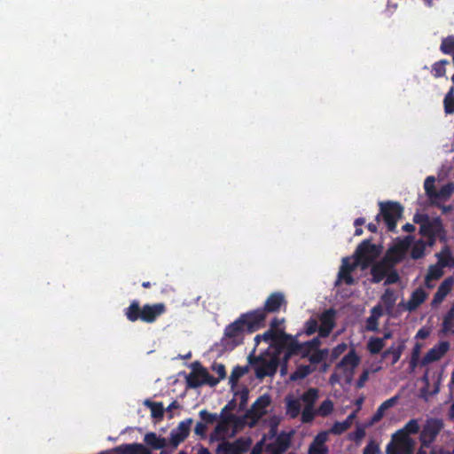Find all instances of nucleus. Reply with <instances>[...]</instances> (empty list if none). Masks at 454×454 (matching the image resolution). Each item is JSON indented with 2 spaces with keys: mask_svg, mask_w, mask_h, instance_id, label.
I'll list each match as a JSON object with an SVG mask.
<instances>
[{
  "mask_svg": "<svg viewBox=\"0 0 454 454\" xmlns=\"http://www.w3.org/2000/svg\"><path fill=\"white\" fill-rule=\"evenodd\" d=\"M380 212L375 217L378 223L383 220L387 229L390 232H395L398 220L402 217L403 207L399 202L385 201L379 202Z\"/></svg>",
  "mask_w": 454,
  "mask_h": 454,
  "instance_id": "nucleus-4",
  "label": "nucleus"
},
{
  "mask_svg": "<svg viewBox=\"0 0 454 454\" xmlns=\"http://www.w3.org/2000/svg\"><path fill=\"white\" fill-rule=\"evenodd\" d=\"M384 347V339L378 337H372L367 343V348L372 355L379 354Z\"/></svg>",
  "mask_w": 454,
  "mask_h": 454,
  "instance_id": "nucleus-37",
  "label": "nucleus"
},
{
  "mask_svg": "<svg viewBox=\"0 0 454 454\" xmlns=\"http://www.w3.org/2000/svg\"><path fill=\"white\" fill-rule=\"evenodd\" d=\"M414 237L412 235H408L404 237L403 239L399 240L396 245H398L401 249L407 253L408 249L411 247L413 242Z\"/></svg>",
  "mask_w": 454,
  "mask_h": 454,
  "instance_id": "nucleus-56",
  "label": "nucleus"
},
{
  "mask_svg": "<svg viewBox=\"0 0 454 454\" xmlns=\"http://www.w3.org/2000/svg\"><path fill=\"white\" fill-rule=\"evenodd\" d=\"M144 404L151 410V416L156 420H161L164 417V406L161 402H153L146 399Z\"/></svg>",
  "mask_w": 454,
  "mask_h": 454,
  "instance_id": "nucleus-30",
  "label": "nucleus"
},
{
  "mask_svg": "<svg viewBox=\"0 0 454 454\" xmlns=\"http://www.w3.org/2000/svg\"><path fill=\"white\" fill-rule=\"evenodd\" d=\"M426 298L427 293L422 288H417L411 293V295L406 304V309L409 311L415 310L425 301Z\"/></svg>",
  "mask_w": 454,
  "mask_h": 454,
  "instance_id": "nucleus-25",
  "label": "nucleus"
},
{
  "mask_svg": "<svg viewBox=\"0 0 454 454\" xmlns=\"http://www.w3.org/2000/svg\"><path fill=\"white\" fill-rule=\"evenodd\" d=\"M333 411V403L330 399H325L321 403L317 410V413L319 416L326 417L330 415Z\"/></svg>",
  "mask_w": 454,
  "mask_h": 454,
  "instance_id": "nucleus-43",
  "label": "nucleus"
},
{
  "mask_svg": "<svg viewBox=\"0 0 454 454\" xmlns=\"http://www.w3.org/2000/svg\"><path fill=\"white\" fill-rule=\"evenodd\" d=\"M144 441L153 450H161L167 446V440L153 432L147 433L145 435Z\"/></svg>",
  "mask_w": 454,
  "mask_h": 454,
  "instance_id": "nucleus-28",
  "label": "nucleus"
},
{
  "mask_svg": "<svg viewBox=\"0 0 454 454\" xmlns=\"http://www.w3.org/2000/svg\"><path fill=\"white\" fill-rule=\"evenodd\" d=\"M380 248L371 242V239L363 240L356 247L355 257L363 268L368 267L380 255Z\"/></svg>",
  "mask_w": 454,
  "mask_h": 454,
  "instance_id": "nucleus-9",
  "label": "nucleus"
},
{
  "mask_svg": "<svg viewBox=\"0 0 454 454\" xmlns=\"http://www.w3.org/2000/svg\"><path fill=\"white\" fill-rule=\"evenodd\" d=\"M366 329L371 332L379 330V318L370 316L366 319Z\"/></svg>",
  "mask_w": 454,
  "mask_h": 454,
  "instance_id": "nucleus-59",
  "label": "nucleus"
},
{
  "mask_svg": "<svg viewBox=\"0 0 454 454\" xmlns=\"http://www.w3.org/2000/svg\"><path fill=\"white\" fill-rule=\"evenodd\" d=\"M247 372V367H242L239 365L235 366L230 376V383L232 385L236 384L237 381Z\"/></svg>",
  "mask_w": 454,
  "mask_h": 454,
  "instance_id": "nucleus-48",
  "label": "nucleus"
},
{
  "mask_svg": "<svg viewBox=\"0 0 454 454\" xmlns=\"http://www.w3.org/2000/svg\"><path fill=\"white\" fill-rule=\"evenodd\" d=\"M329 355L328 348H322L321 350H313L308 357L311 364H318L323 362Z\"/></svg>",
  "mask_w": 454,
  "mask_h": 454,
  "instance_id": "nucleus-41",
  "label": "nucleus"
},
{
  "mask_svg": "<svg viewBox=\"0 0 454 454\" xmlns=\"http://www.w3.org/2000/svg\"><path fill=\"white\" fill-rule=\"evenodd\" d=\"M423 221L419 227V233L423 237L441 236L445 234L442 223L440 218H434L432 221L427 215L422 216Z\"/></svg>",
  "mask_w": 454,
  "mask_h": 454,
  "instance_id": "nucleus-15",
  "label": "nucleus"
},
{
  "mask_svg": "<svg viewBox=\"0 0 454 454\" xmlns=\"http://www.w3.org/2000/svg\"><path fill=\"white\" fill-rule=\"evenodd\" d=\"M165 312L166 305L164 303H147L141 307L137 300H133L129 307L124 309V315L129 322L141 320L146 324L154 323Z\"/></svg>",
  "mask_w": 454,
  "mask_h": 454,
  "instance_id": "nucleus-2",
  "label": "nucleus"
},
{
  "mask_svg": "<svg viewBox=\"0 0 454 454\" xmlns=\"http://www.w3.org/2000/svg\"><path fill=\"white\" fill-rule=\"evenodd\" d=\"M319 325L316 319L309 318L304 325V332L307 335H312L318 331Z\"/></svg>",
  "mask_w": 454,
  "mask_h": 454,
  "instance_id": "nucleus-51",
  "label": "nucleus"
},
{
  "mask_svg": "<svg viewBox=\"0 0 454 454\" xmlns=\"http://www.w3.org/2000/svg\"><path fill=\"white\" fill-rule=\"evenodd\" d=\"M449 64L447 59H441L432 66V74L434 77L440 78L445 75L446 74V65Z\"/></svg>",
  "mask_w": 454,
  "mask_h": 454,
  "instance_id": "nucleus-42",
  "label": "nucleus"
},
{
  "mask_svg": "<svg viewBox=\"0 0 454 454\" xmlns=\"http://www.w3.org/2000/svg\"><path fill=\"white\" fill-rule=\"evenodd\" d=\"M300 334L292 335L289 334V338L286 340L285 348H284V356L283 360L286 363L291 357L299 356L301 358H308L309 355L313 352V349L310 346H308V342H300L298 340V336Z\"/></svg>",
  "mask_w": 454,
  "mask_h": 454,
  "instance_id": "nucleus-8",
  "label": "nucleus"
},
{
  "mask_svg": "<svg viewBox=\"0 0 454 454\" xmlns=\"http://www.w3.org/2000/svg\"><path fill=\"white\" fill-rule=\"evenodd\" d=\"M442 332L444 333H454V302L443 317Z\"/></svg>",
  "mask_w": 454,
  "mask_h": 454,
  "instance_id": "nucleus-31",
  "label": "nucleus"
},
{
  "mask_svg": "<svg viewBox=\"0 0 454 454\" xmlns=\"http://www.w3.org/2000/svg\"><path fill=\"white\" fill-rule=\"evenodd\" d=\"M237 407L236 399L233 398L227 403V404L221 411V417H227L228 414H231V411H234Z\"/></svg>",
  "mask_w": 454,
  "mask_h": 454,
  "instance_id": "nucleus-60",
  "label": "nucleus"
},
{
  "mask_svg": "<svg viewBox=\"0 0 454 454\" xmlns=\"http://www.w3.org/2000/svg\"><path fill=\"white\" fill-rule=\"evenodd\" d=\"M398 400V396L395 395L386 401H384L377 409L376 412L372 415L369 421V426H372L377 422H379L384 416L385 411L393 407Z\"/></svg>",
  "mask_w": 454,
  "mask_h": 454,
  "instance_id": "nucleus-23",
  "label": "nucleus"
},
{
  "mask_svg": "<svg viewBox=\"0 0 454 454\" xmlns=\"http://www.w3.org/2000/svg\"><path fill=\"white\" fill-rule=\"evenodd\" d=\"M262 328L253 314L248 311L241 314L234 322L226 325L221 345L226 350H232L243 344L245 335Z\"/></svg>",
  "mask_w": 454,
  "mask_h": 454,
  "instance_id": "nucleus-1",
  "label": "nucleus"
},
{
  "mask_svg": "<svg viewBox=\"0 0 454 454\" xmlns=\"http://www.w3.org/2000/svg\"><path fill=\"white\" fill-rule=\"evenodd\" d=\"M336 311L333 309L325 310L319 317V337L326 338L335 327Z\"/></svg>",
  "mask_w": 454,
  "mask_h": 454,
  "instance_id": "nucleus-16",
  "label": "nucleus"
},
{
  "mask_svg": "<svg viewBox=\"0 0 454 454\" xmlns=\"http://www.w3.org/2000/svg\"><path fill=\"white\" fill-rule=\"evenodd\" d=\"M443 253H446L447 260H444L442 256L440 257V263L430 265L427 273L425 278V284L427 288H432L434 286L430 284L432 280H438L443 275L442 268L449 265V262L451 259V254L448 247L443 248Z\"/></svg>",
  "mask_w": 454,
  "mask_h": 454,
  "instance_id": "nucleus-14",
  "label": "nucleus"
},
{
  "mask_svg": "<svg viewBox=\"0 0 454 454\" xmlns=\"http://www.w3.org/2000/svg\"><path fill=\"white\" fill-rule=\"evenodd\" d=\"M286 403V414L291 419L297 418L301 413V401L299 398H294L288 395L285 398Z\"/></svg>",
  "mask_w": 454,
  "mask_h": 454,
  "instance_id": "nucleus-24",
  "label": "nucleus"
},
{
  "mask_svg": "<svg viewBox=\"0 0 454 454\" xmlns=\"http://www.w3.org/2000/svg\"><path fill=\"white\" fill-rule=\"evenodd\" d=\"M212 370L217 373L218 378L216 380H219V381L226 377V370L224 364L214 363L212 365Z\"/></svg>",
  "mask_w": 454,
  "mask_h": 454,
  "instance_id": "nucleus-57",
  "label": "nucleus"
},
{
  "mask_svg": "<svg viewBox=\"0 0 454 454\" xmlns=\"http://www.w3.org/2000/svg\"><path fill=\"white\" fill-rule=\"evenodd\" d=\"M326 440H327V433L321 432L316 435L312 443L317 444V445H325V442H326Z\"/></svg>",
  "mask_w": 454,
  "mask_h": 454,
  "instance_id": "nucleus-64",
  "label": "nucleus"
},
{
  "mask_svg": "<svg viewBox=\"0 0 454 454\" xmlns=\"http://www.w3.org/2000/svg\"><path fill=\"white\" fill-rule=\"evenodd\" d=\"M434 183H435V178L433 176H427L424 182V189H425L426 194L428 197L429 200H431V198L433 197L434 193L436 191Z\"/></svg>",
  "mask_w": 454,
  "mask_h": 454,
  "instance_id": "nucleus-47",
  "label": "nucleus"
},
{
  "mask_svg": "<svg viewBox=\"0 0 454 454\" xmlns=\"http://www.w3.org/2000/svg\"><path fill=\"white\" fill-rule=\"evenodd\" d=\"M454 193V183L449 182L436 190L430 200L432 205L440 207V202L448 200Z\"/></svg>",
  "mask_w": 454,
  "mask_h": 454,
  "instance_id": "nucleus-20",
  "label": "nucleus"
},
{
  "mask_svg": "<svg viewBox=\"0 0 454 454\" xmlns=\"http://www.w3.org/2000/svg\"><path fill=\"white\" fill-rule=\"evenodd\" d=\"M262 340L270 341V347L274 349L272 353H282L284 351L289 333L286 332H273L268 329L265 333L261 334Z\"/></svg>",
  "mask_w": 454,
  "mask_h": 454,
  "instance_id": "nucleus-13",
  "label": "nucleus"
},
{
  "mask_svg": "<svg viewBox=\"0 0 454 454\" xmlns=\"http://www.w3.org/2000/svg\"><path fill=\"white\" fill-rule=\"evenodd\" d=\"M443 107L446 114H454V86L450 87L443 98Z\"/></svg>",
  "mask_w": 454,
  "mask_h": 454,
  "instance_id": "nucleus-38",
  "label": "nucleus"
},
{
  "mask_svg": "<svg viewBox=\"0 0 454 454\" xmlns=\"http://www.w3.org/2000/svg\"><path fill=\"white\" fill-rule=\"evenodd\" d=\"M440 51L443 54L451 55L454 62V35H448L442 39Z\"/></svg>",
  "mask_w": 454,
  "mask_h": 454,
  "instance_id": "nucleus-36",
  "label": "nucleus"
},
{
  "mask_svg": "<svg viewBox=\"0 0 454 454\" xmlns=\"http://www.w3.org/2000/svg\"><path fill=\"white\" fill-rule=\"evenodd\" d=\"M360 363V356L356 354L355 348H351L347 355L337 364L336 369H342L344 372H353Z\"/></svg>",
  "mask_w": 454,
  "mask_h": 454,
  "instance_id": "nucleus-19",
  "label": "nucleus"
},
{
  "mask_svg": "<svg viewBox=\"0 0 454 454\" xmlns=\"http://www.w3.org/2000/svg\"><path fill=\"white\" fill-rule=\"evenodd\" d=\"M443 428V422L440 419L431 418L427 419L424 424L419 435L421 446L429 448L430 445L435 441L437 435Z\"/></svg>",
  "mask_w": 454,
  "mask_h": 454,
  "instance_id": "nucleus-10",
  "label": "nucleus"
},
{
  "mask_svg": "<svg viewBox=\"0 0 454 454\" xmlns=\"http://www.w3.org/2000/svg\"><path fill=\"white\" fill-rule=\"evenodd\" d=\"M248 395H249V391L247 387H244L242 390L235 393L234 396L239 398V411H242L246 409V407L247 405V402H248Z\"/></svg>",
  "mask_w": 454,
  "mask_h": 454,
  "instance_id": "nucleus-46",
  "label": "nucleus"
},
{
  "mask_svg": "<svg viewBox=\"0 0 454 454\" xmlns=\"http://www.w3.org/2000/svg\"><path fill=\"white\" fill-rule=\"evenodd\" d=\"M449 348L450 343L448 341H440L427 351L423 358L424 363L429 364L440 360Z\"/></svg>",
  "mask_w": 454,
  "mask_h": 454,
  "instance_id": "nucleus-18",
  "label": "nucleus"
},
{
  "mask_svg": "<svg viewBox=\"0 0 454 454\" xmlns=\"http://www.w3.org/2000/svg\"><path fill=\"white\" fill-rule=\"evenodd\" d=\"M282 353L261 354L254 356V349L248 356L247 360L253 366L257 379L262 380L267 376H273L279 365Z\"/></svg>",
  "mask_w": 454,
  "mask_h": 454,
  "instance_id": "nucleus-3",
  "label": "nucleus"
},
{
  "mask_svg": "<svg viewBox=\"0 0 454 454\" xmlns=\"http://www.w3.org/2000/svg\"><path fill=\"white\" fill-rule=\"evenodd\" d=\"M406 254V252H404L398 245H395L392 247H390L387 251V256L394 263H398L402 262Z\"/></svg>",
  "mask_w": 454,
  "mask_h": 454,
  "instance_id": "nucleus-39",
  "label": "nucleus"
},
{
  "mask_svg": "<svg viewBox=\"0 0 454 454\" xmlns=\"http://www.w3.org/2000/svg\"><path fill=\"white\" fill-rule=\"evenodd\" d=\"M309 454H328V448L325 445L311 443L309 449Z\"/></svg>",
  "mask_w": 454,
  "mask_h": 454,
  "instance_id": "nucleus-58",
  "label": "nucleus"
},
{
  "mask_svg": "<svg viewBox=\"0 0 454 454\" xmlns=\"http://www.w3.org/2000/svg\"><path fill=\"white\" fill-rule=\"evenodd\" d=\"M356 416V414L354 411L351 414H349L345 420L341 422L336 421L331 428V433L334 434H341L344 432H346L352 426L353 420L355 419Z\"/></svg>",
  "mask_w": 454,
  "mask_h": 454,
  "instance_id": "nucleus-27",
  "label": "nucleus"
},
{
  "mask_svg": "<svg viewBox=\"0 0 454 454\" xmlns=\"http://www.w3.org/2000/svg\"><path fill=\"white\" fill-rule=\"evenodd\" d=\"M348 348L346 343L341 342L334 347L330 355V362L333 363L340 356H341Z\"/></svg>",
  "mask_w": 454,
  "mask_h": 454,
  "instance_id": "nucleus-49",
  "label": "nucleus"
},
{
  "mask_svg": "<svg viewBox=\"0 0 454 454\" xmlns=\"http://www.w3.org/2000/svg\"><path fill=\"white\" fill-rule=\"evenodd\" d=\"M317 398L318 389L310 387L305 391L299 399L304 403L305 406H314Z\"/></svg>",
  "mask_w": 454,
  "mask_h": 454,
  "instance_id": "nucleus-35",
  "label": "nucleus"
},
{
  "mask_svg": "<svg viewBox=\"0 0 454 454\" xmlns=\"http://www.w3.org/2000/svg\"><path fill=\"white\" fill-rule=\"evenodd\" d=\"M117 454H152L142 443H124L114 448Z\"/></svg>",
  "mask_w": 454,
  "mask_h": 454,
  "instance_id": "nucleus-22",
  "label": "nucleus"
},
{
  "mask_svg": "<svg viewBox=\"0 0 454 454\" xmlns=\"http://www.w3.org/2000/svg\"><path fill=\"white\" fill-rule=\"evenodd\" d=\"M192 369L191 373L186 378V383L190 388H197L202 385L215 387L219 383V380L210 375L200 362L192 363Z\"/></svg>",
  "mask_w": 454,
  "mask_h": 454,
  "instance_id": "nucleus-6",
  "label": "nucleus"
},
{
  "mask_svg": "<svg viewBox=\"0 0 454 454\" xmlns=\"http://www.w3.org/2000/svg\"><path fill=\"white\" fill-rule=\"evenodd\" d=\"M236 420L233 414H228L227 417H221L220 421L216 424L215 434L216 435H225L229 432L230 424Z\"/></svg>",
  "mask_w": 454,
  "mask_h": 454,
  "instance_id": "nucleus-29",
  "label": "nucleus"
},
{
  "mask_svg": "<svg viewBox=\"0 0 454 454\" xmlns=\"http://www.w3.org/2000/svg\"><path fill=\"white\" fill-rule=\"evenodd\" d=\"M286 300L283 293L274 292L266 299L263 307L251 310L254 318L258 321L262 327L265 325V320L268 313H278L282 306L286 305Z\"/></svg>",
  "mask_w": 454,
  "mask_h": 454,
  "instance_id": "nucleus-5",
  "label": "nucleus"
},
{
  "mask_svg": "<svg viewBox=\"0 0 454 454\" xmlns=\"http://www.w3.org/2000/svg\"><path fill=\"white\" fill-rule=\"evenodd\" d=\"M206 431H207L206 424L201 421L197 422V424L195 425V427H194V433L197 435L204 437L206 435Z\"/></svg>",
  "mask_w": 454,
  "mask_h": 454,
  "instance_id": "nucleus-62",
  "label": "nucleus"
},
{
  "mask_svg": "<svg viewBox=\"0 0 454 454\" xmlns=\"http://www.w3.org/2000/svg\"><path fill=\"white\" fill-rule=\"evenodd\" d=\"M351 273L352 272L350 271L340 269V271L338 273V279L344 281L347 285H353L355 279L353 278Z\"/></svg>",
  "mask_w": 454,
  "mask_h": 454,
  "instance_id": "nucleus-54",
  "label": "nucleus"
},
{
  "mask_svg": "<svg viewBox=\"0 0 454 454\" xmlns=\"http://www.w3.org/2000/svg\"><path fill=\"white\" fill-rule=\"evenodd\" d=\"M192 423V419L189 418L181 421L176 428L171 430L168 444L172 448H177L188 437Z\"/></svg>",
  "mask_w": 454,
  "mask_h": 454,
  "instance_id": "nucleus-11",
  "label": "nucleus"
},
{
  "mask_svg": "<svg viewBox=\"0 0 454 454\" xmlns=\"http://www.w3.org/2000/svg\"><path fill=\"white\" fill-rule=\"evenodd\" d=\"M414 441L404 431H396L386 448L387 454H411Z\"/></svg>",
  "mask_w": 454,
  "mask_h": 454,
  "instance_id": "nucleus-7",
  "label": "nucleus"
},
{
  "mask_svg": "<svg viewBox=\"0 0 454 454\" xmlns=\"http://www.w3.org/2000/svg\"><path fill=\"white\" fill-rule=\"evenodd\" d=\"M396 295L394 292V290L390 288H387L384 292V294L380 297V301L385 306L387 311L390 312L395 304L396 301Z\"/></svg>",
  "mask_w": 454,
  "mask_h": 454,
  "instance_id": "nucleus-34",
  "label": "nucleus"
},
{
  "mask_svg": "<svg viewBox=\"0 0 454 454\" xmlns=\"http://www.w3.org/2000/svg\"><path fill=\"white\" fill-rule=\"evenodd\" d=\"M389 266L386 262H380L374 264L371 269L372 281L380 283L387 276Z\"/></svg>",
  "mask_w": 454,
  "mask_h": 454,
  "instance_id": "nucleus-26",
  "label": "nucleus"
},
{
  "mask_svg": "<svg viewBox=\"0 0 454 454\" xmlns=\"http://www.w3.org/2000/svg\"><path fill=\"white\" fill-rule=\"evenodd\" d=\"M427 244L422 239L416 241L411 251V257L414 260L422 258L425 255Z\"/></svg>",
  "mask_w": 454,
  "mask_h": 454,
  "instance_id": "nucleus-40",
  "label": "nucleus"
},
{
  "mask_svg": "<svg viewBox=\"0 0 454 454\" xmlns=\"http://www.w3.org/2000/svg\"><path fill=\"white\" fill-rule=\"evenodd\" d=\"M271 403L270 396L267 394L259 396L247 411L246 418L251 419L253 423H256L262 416L267 413V408Z\"/></svg>",
  "mask_w": 454,
  "mask_h": 454,
  "instance_id": "nucleus-12",
  "label": "nucleus"
},
{
  "mask_svg": "<svg viewBox=\"0 0 454 454\" xmlns=\"http://www.w3.org/2000/svg\"><path fill=\"white\" fill-rule=\"evenodd\" d=\"M284 323V319H278V317H274L270 324V329L273 330V332H285L283 329H280L279 326Z\"/></svg>",
  "mask_w": 454,
  "mask_h": 454,
  "instance_id": "nucleus-63",
  "label": "nucleus"
},
{
  "mask_svg": "<svg viewBox=\"0 0 454 454\" xmlns=\"http://www.w3.org/2000/svg\"><path fill=\"white\" fill-rule=\"evenodd\" d=\"M380 447L374 441H370L364 447L363 454H379Z\"/></svg>",
  "mask_w": 454,
  "mask_h": 454,
  "instance_id": "nucleus-61",
  "label": "nucleus"
},
{
  "mask_svg": "<svg viewBox=\"0 0 454 454\" xmlns=\"http://www.w3.org/2000/svg\"><path fill=\"white\" fill-rule=\"evenodd\" d=\"M239 441L235 442H223L217 446V454H238L241 450L239 449Z\"/></svg>",
  "mask_w": 454,
  "mask_h": 454,
  "instance_id": "nucleus-32",
  "label": "nucleus"
},
{
  "mask_svg": "<svg viewBox=\"0 0 454 454\" xmlns=\"http://www.w3.org/2000/svg\"><path fill=\"white\" fill-rule=\"evenodd\" d=\"M414 237L412 235H408L404 237L403 239L399 240L396 245H398L401 249L407 253L408 249L411 247L413 242Z\"/></svg>",
  "mask_w": 454,
  "mask_h": 454,
  "instance_id": "nucleus-55",
  "label": "nucleus"
},
{
  "mask_svg": "<svg viewBox=\"0 0 454 454\" xmlns=\"http://www.w3.org/2000/svg\"><path fill=\"white\" fill-rule=\"evenodd\" d=\"M313 368L309 365H300L292 375V380H301L306 378L313 372Z\"/></svg>",
  "mask_w": 454,
  "mask_h": 454,
  "instance_id": "nucleus-45",
  "label": "nucleus"
},
{
  "mask_svg": "<svg viewBox=\"0 0 454 454\" xmlns=\"http://www.w3.org/2000/svg\"><path fill=\"white\" fill-rule=\"evenodd\" d=\"M454 285L453 277L446 278L439 286L436 293L434 295L432 305H438L445 299V297L450 293Z\"/></svg>",
  "mask_w": 454,
  "mask_h": 454,
  "instance_id": "nucleus-21",
  "label": "nucleus"
},
{
  "mask_svg": "<svg viewBox=\"0 0 454 454\" xmlns=\"http://www.w3.org/2000/svg\"><path fill=\"white\" fill-rule=\"evenodd\" d=\"M200 417L201 419V422L207 424H213L217 419V415L215 413H210L207 410H202L200 411Z\"/></svg>",
  "mask_w": 454,
  "mask_h": 454,
  "instance_id": "nucleus-53",
  "label": "nucleus"
},
{
  "mask_svg": "<svg viewBox=\"0 0 454 454\" xmlns=\"http://www.w3.org/2000/svg\"><path fill=\"white\" fill-rule=\"evenodd\" d=\"M317 414V411L314 410V406H304V409L301 411V420L305 424L311 423Z\"/></svg>",
  "mask_w": 454,
  "mask_h": 454,
  "instance_id": "nucleus-44",
  "label": "nucleus"
},
{
  "mask_svg": "<svg viewBox=\"0 0 454 454\" xmlns=\"http://www.w3.org/2000/svg\"><path fill=\"white\" fill-rule=\"evenodd\" d=\"M361 265V263L357 261V259L355 257L354 262H350V259L348 257H345L342 259V264L340 266V269L343 270H348L352 272L356 270V268Z\"/></svg>",
  "mask_w": 454,
  "mask_h": 454,
  "instance_id": "nucleus-52",
  "label": "nucleus"
},
{
  "mask_svg": "<svg viewBox=\"0 0 454 454\" xmlns=\"http://www.w3.org/2000/svg\"><path fill=\"white\" fill-rule=\"evenodd\" d=\"M404 348H405V346L403 341L400 342L397 346L392 345L387 350L384 351L383 357L391 356H392L391 364H395L399 361Z\"/></svg>",
  "mask_w": 454,
  "mask_h": 454,
  "instance_id": "nucleus-33",
  "label": "nucleus"
},
{
  "mask_svg": "<svg viewBox=\"0 0 454 454\" xmlns=\"http://www.w3.org/2000/svg\"><path fill=\"white\" fill-rule=\"evenodd\" d=\"M290 436L287 434L281 433L273 442L266 445V451L269 454H283L289 447Z\"/></svg>",
  "mask_w": 454,
  "mask_h": 454,
  "instance_id": "nucleus-17",
  "label": "nucleus"
},
{
  "mask_svg": "<svg viewBox=\"0 0 454 454\" xmlns=\"http://www.w3.org/2000/svg\"><path fill=\"white\" fill-rule=\"evenodd\" d=\"M399 431H404L406 432L407 435L410 434H417L419 431V425L418 423L417 419H411L409 420L404 427L403 429H400Z\"/></svg>",
  "mask_w": 454,
  "mask_h": 454,
  "instance_id": "nucleus-50",
  "label": "nucleus"
}]
</instances>
